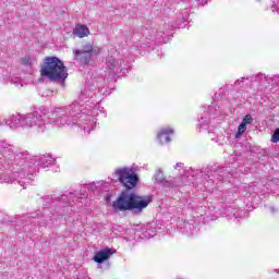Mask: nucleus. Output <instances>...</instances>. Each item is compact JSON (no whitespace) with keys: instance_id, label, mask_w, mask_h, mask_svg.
I'll return each instance as SVG.
<instances>
[{"instance_id":"obj_28","label":"nucleus","mask_w":279,"mask_h":279,"mask_svg":"<svg viewBox=\"0 0 279 279\" xmlns=\"http://www.w3.org/2000/svg\"><path fill=\"white\" fill-rule=\"evenodd\" d=\"M206 3H208V1H206V0H205V1H204V0H202V4H203V5H206Z\"/></svg>"},{"instance_id":"obj_18","label":"nucleus","mask_w":279,"mask_h":279,"mask_svg":"<svg viewBox=\"0 0 279 279\" xmlns=\"http://www.w3.org/2000/svg\"><path fill=\"white\" fill-rule=\"evenodd\" d=\"M74 36H77V38H86L90 34V31L88 29V26L84 24H76L74 31Z\"/></svg>"},{"instance_id":"obj_15","label":"nucleus","mask_w":279,"mask_h":279,"mask_svg":"<svg viewBox=\"0 0 279 279\" xmlns=\"http://www.w3.org/2000/svg\"><path fill=\"white\" fill-rule=\"evenodd\" d=\"M254 123V118L252 114L247 113L243 119L240 125L238 126V132L235 133V138H241L243 134L247 131V125H252Z\"/></svg>"},{"instance_id":"obj_11","label":"nucleus","mask_w":279,"mask_h":279,"mask_svg":"<svg viewBox=\"0 0 279 279\" xmlns=\"http://www.w3.org/2000/svg\"><path fill=\"white\" fill-rule=\"evenodd\" d=\"M123 59H117L112 56L107 57L106 69L108 71L109 80H112L119 73H125V68H122Z\"/></svg>"},{"instance_id":"obj_3","label":"nucleus","mask_w":279,"mask_h":279,"mask_svg":"<svg viewBox=\"0 0 279 279\" xmlns=\"http://www.w3.org/2000/svg\"><path fill=\"white\" fill-rule=\"evenodd\" d=\"M174 169H179L180 177L175 178H169L165 179V173L162 172V169H157L154 180L158 184H162L163 189H178L180 186H184L191 182V179H189V175L191 178H204V180H207V184L204 183L206 186H213L215 182H223L226 181V178L228 175H232V178H236V171H230L228 168L219 167V166H211L210 168H205L203 170H193L189 169L185 171L184 163L178 162L174 166Z\"/></svg>"},{"instance_id":"obj_16","label":"nucleus","mask_w":279,"mask_h":279,"mask_svg":"<svg viewBox=\"0 0 279 279\" xmlns=\"http://www.w3.org/2000/svg\"><path fill=\"white\" fill-rule=\"evenodd\" d=\"M56 165V158H53L51 155H43L38 159L37 167H40L41 169H48V167H53Z\"/></svg>"},{"instance_id":"obj_29","label":"nucleus","mask_w":279,"mask_h":279,"mask_svg":"<svg viewBox=\"0 0 279 279\" xmlns=\"http://www.w3.org/2000/svg\"><path fill=\"white\" fill-rule=\"evenodd\" d=\"M106 201H107V202H110V195H107V196H106Z\"/></svg>"},{"instance_id":"obj_27","label":"nucleus","mask_w":279,"mask_h":279,"mask_svg":"<svg viewBox=\"0 0 279 279\" xmlns=\"http://www.w3.org/2000/svg\"><path fill=\"white\" fill-rule=\"evenodd\" d=\"M13 84H14V86H16V87L23 86V83H21V78H15V80L13 81Z\"/></svg>"},{"instance_id":"obj_13","label":"nucleus","mask_w":279,"mask_h":279,"mask_svg":"<svg viewBox=\"0 0 279 279\" xmlns=\"http://www.w3.org/2000/svg\"><path fill=\"white\" fill-rule=\"evenodd\" d=\"M173 134H175L173 128H161L157 134V141L160 143V145H167L171 142V138H173Z\"/></svg>"},{"instance_id":"obj_26","label":"nucleus","mask_w":279,"mask_h":279,"mask_svg":"<svg viewBox=\"0 0 279 279\" xmlns=\"http://www.w3.org/2000/svg\"><path fill=\"white\" fill-rule=\"evenodd\" d=\"M272 184H275V186H279V179H270L268 186H272Z\"/></svg>"},{"instance_id":"obj_14","label":"nucleus","mask_w":279,"mask_h":279,"mask_svg":"<svg viewBox=\"0 0 279 279\" xmlns=\"http://www.w3.org/2000/svg\"><path fill=\"white\" fill-rule=\"evenodd\" d=\"M213 110V107H209L208 110H204L203 113H201L197 122V128L199 132L202 130H208L210 128V111Z\"/></svg>"},{"instance_id":"obj_12","label":"nucleus","mask_w":279,"mask_h":279,"mask_svg":"<svg viewBox=\"0 0 279 279\" xmlns=\"http://www.w3.org/2000/svg\"><path fill=\"white\" fill-rule=\"evenodd\" d=\"M179 228L185 236H197L199 234V225L195 220L180 222Z\"/></svg>"},{"instance_id":"obj_24","label":"nucleus","mask_w":279,"mask_h":279,"mask_svg":"<svg viewBox=\"0 0 279 279\" xmlns=\"http://www.w3.org/2000/svg\"><path fill=\"white\" fill-rule=\"evenodd\" d=\"M264 208L266 213H269L270 215H276V213H278V208L274 205H265Z\"/></svg>"},{"instance_id":"obj_19","label":"nucleus","mask_w":279,"mask_h":279,"mask_svg":"<svg viewBox=\"0 0 279 279\" xmlns=\"http://www.w3.org/2000/svg\"><path fill=\"white\" fill-rule=\"evenodd\" d=\"M22 221H24L23 231L29 232L32 230V227H29V225L34 226V223H36V216H25Z\"/></svg>"},{"instance_id":"obj_25","label":"nucleus","mask_w":279,"mask_h":279,"mask_svg":"<svg viewBox=\"0 0 279 279\" xmlns=\"http://www.w3.org/2000/svg\"><path fill=\"white\" fill-rule=\"evenodd\" d=\"M271 143H279V128L275 130L271 136Z\"/></svg>"},{"instance_id":"obj_10","label":"nucleus","mask_w":279,"mask_h":279,"mask_svg":"<svg viewBox=\"0 0 279 279\" xmlns=\"http://www.w3.org/2000/svg\"><path fill=\"white\" fill-rule=\"evenodd\" d=\"M93 53H99V50H95L90 43L83 45L82 49L73 50L74 60H76V62H78V64L82 66L90 64V60H93Z\"/></svg>"},{"instance_id":"obj_1","label":"nucleus","mask_w":279,"mask_h":279,"mask_svg":"<svg viewBox=\"0 0 279 279\" xmlns=\"http://www.w3.org/2000/svg\"><path fill=\"white\" fill-rule=\"evenodd\" d=\"M101 95L108 96V84L106 78L97 81V87L87 83L84 90L81 92L78 100L64 107H54L51 109H39L26 114H13L4 119V124L10 130H29L33 134H45L51 128H73L77 125L85 134H90L95 130L97 121V101Z\"/></svg>"},{"instance_id":"obj_8","label":"nucleus","mask_w":279,"mask_h":279,"mask_svg":"<svg viewBox=\"0 0 279 279\" xmlns=\"http://www.w3.org/2000/svg\"><path fill=\"white\" fill-rule=\"evenodd\" d=\"M242 194L244 197H248L253 204H260L269 195V187L263 183H255L244 186Z\"/></svg>"},{"instance_id":"obj_6","label":"nucleus","mask_w":279,"mask_h":279,"mask_svg":"<svg viewBox=\"0 0 279 279\" xmlns=\"http://www.w3.org/2000/svg\"><path fill=\"white\" fill-rule=\"evenodd\" d=\"M41 77H48L51 82H64L69 77L64 62L58 57H47L41 68Z\"/></svg>"},{"instance_id":"obj_4","label":"nucleus","mask_w":279,"mask_h":279,"mask_svg":"<svg viewBox=\"0 0 279 279\" xmlns=\"http://www.w3.org/2000/svg\"><path fill=\"white\" fill-rule=\"evenodd\" d=\"M82 199L84 198L77 197L73 192L48 196L43 204L44 211L41 213V217L45 218L47 225L48 221L64 217V215H71L73 213V204H75L77 208L84 206Z\"/></svg>"},{"instance_id":"obj_30","label":"nucleus","mask_w":279,"mask_h":279,"mask_svg":"<svg viewBox=\"0 0 279 279\" xmlns=\"http://www.w3.org/2000/svg\"><path fill=\"white\" fill-rule=\"evenodd\" d=\"M277 12L279 13V5H278V9H277Z\"/></svg>"},{"instance_id":"obj_2","label":"nucleus","mask_w":279,"mask_h":279,"mask_svg":"<svg viewBox=\"0 0 279 279\" xmlns=\"http://www.w3.org/2000/svg\"><path fill=\"white\" fill-rule=\"evenodd\" d=\"M26 150L0 141V181L5 184L17 182L23 189L34 182L36 159H29Z\"/></svg>"},{"instance_id":"obj_9","label":"nucleus","mask_w":279,"mask_h":279,"mask_svg":"<svg viewBox=\"0 0 279 279\" xmlns=\"http://www.w3.org/2000/svg\"><path fill=\"white\" fill-rule=\"evenodd\" d=\"M112 180L121 182L125 189H134L138 183V175L130 168H122L114 171Z\"/></svg>"},{"instance_id":"obj_22","label":"nucleus","mask_w":279,"mask_h":279,"mask_svg":"<svg viewBox=\"0 0 279 279\" xmlns=\"http://www.w3.org/2000/svg\"><path fill=\"white\" fill-rule=\"evenodd\" d=\"M225 215H227V217H234L235 219H239L241 215H243V211H240L238 208L229 206L226 208Z\"/></svg>"},{"instance_id":"obj_20","label":"nucleus","mask_w":279,"mask_h":279,"mask_svg":"<svg viewBox=\"0 0 279 279\" xmlns=\"http://www.w3.org/2000/svg\"><path fill=\"white\" fill-rule=\"evenodd\" d=\"M236 197H239V192H236V190H229L223 194V199L227 204H232Z\"/></svg>"},{"instance_id":"obj_5","label":"nucleus","mask_w":279,"mask_h":279,"mask_svg":"<svg viewBox=\"0 0 279 279\" xmlns=\"http://www.w3.org/2000/svg\"><path fill=\"white\" fill-rule=\"evenodd\" d=\"M151 204V196H138L132 192H122L112 203L116 213L132 210L134 215H141Z\"/></svg>"},{"instance_id":"obj_7","label":"nucleus","mask_w":279,"mask_h":279,"mask_svg":"<svg viewBox=\"0 0 279 279\" xmlns=\"http://www.w3.org/2000/svg\"><path fill=\"white\" fill-rule=\"evenodd\" d=\"M185 21H189V10L186 9L182 13V20L179 19L174 24L169 25L168 27L170 28L166 32H158V29L149 27L143 29V36H145V38H148V40H151L153 43H158L160 45V43H165V36H171V32H173V29H180L184 27L183 25Z\"/></svg>"},{"instance_id":"obj_23","label":"nucleus","mask_w":279,"mask_h":279,"mask_svg":"<svg viewBox=\"0 0 279 279\" xmlns=\"http://www.w3.org/2000/svg\"><path fill=\"white\" fill-rule=\"evenodd\" d=\"M252 76L241 77L234 82V86H252Z\"/></svg>"},{"instance_id":"obj_21","label":"nucleus","mask_w":279,"mask_h":279,"mask_svg":"<svg viewBox=\"0 0 279 279\" xmlns=\"http://www.w3.org/2000/svg\"><path fill=\"white\" fill-rule=\"evenodd\" d=\"M156 225L148 223L142 231L145 232V239H151L155 235Z\"/></svg>"},{"instance_id":"obj_17","label":"nucleus","mask_w":279,"mask_h":279,"mask_svg":"<svg viewBox=\"0 0 279 279\" xmlns=\"http://www.w3.org/2000/svg\"><path fill=\"white\" fill-rule=\"evenodd\" d=\"M111 255H112V250L104 248L94 255V260L95 263H98V265H101V263H104L105 260H108V258H110Z\"/></svg>"}]
</instances>
